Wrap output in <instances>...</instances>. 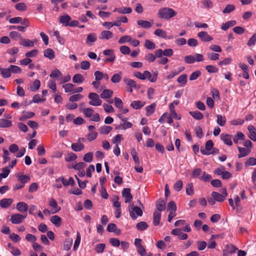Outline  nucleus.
Masks as SVG:
<instances>
[{
	"instance_id": "obj_1",
	"label": "nucleus",
	"mask_w": 256,
	"mask_h": 256,
	"mask_svg": "<svg viewBox=\"0 0 256 256\" xmlns=\"http://www.w3.org/2000/svg\"><path fill=\"white\" fill-rule=\"evenodd\" d=\"M177 12L172 8L168 7H164L158 10V17L162 20H170L176 16Z\"/></svg>"
},
{
	"instance_id": "obj_2",
	"label": "nucleus",
	"mask_w": 256,
	"mask_h": 256,
	"mask_svg": "<svg viewBox=\"0 0 256 256\" xmlns=\"http://www.w3.org/2000/svg\"><path fill=\"white\" fill-rule=\"evenodd\" d=\"M88 98L91 100L88 104L93 106H98L102 104V102L99 96L94 92H90L89 94Z\"/></svg>"
},
{
	"instance_id": "obj_3",
	"label": "nucleus",
	"mask_w": 256,
	"mask_h": 256,
	"mask_svg": "<svg viewBox=\"0 0 256 256\" xmlns=\"http://www.w3.org/2000/svg\"><path fill=\"white\" fill-rule=\"evenodd\" d=\"M130 206L132 207L131 210H130V216L132 220H135L137 218L135 214L140 216L142 215V211L140 208L134 206L133 204L130 205Z\"/></svg>"
},
{
	"instance_id": "obj_4",
	"label": "nucleus",
	"mask_w": 256,
	"mask_h": 256,
	"mask_svg": "<svg viewBox=\"0 0 256 256\" xmlns=\"http://www.w3.org/2000/svg\"><path fill=\"white\" fill-rule=\"evenodd\" d=\"M134 76L141 80H144L146 79H148L150 81V78L152 77V74L151 73L148 71V70H144V73L142 74L140 72H134Z\"/></svg>"
},
{
	"instance_id": "obj_5",
	"label": "nucleus",
	"mask_w": 256,
	"mask_h": 256,
	"mask_svg": "<svg viewBox=\"0 0 256 256\" xmlns=\"http://www.w3.org/2000/svg\"><path fill=\"white\" fill-rule=\"evenodd\" d=\"M26 215L23 216L21 214H16L12 215L10 218V221L12 224H18L21 223L23 220L26 218Z\"/></svg>"
},
{
	"instance_id": "obj_6",
	"label": "nucleus",
	"mask_w": 256,
	"mask_h": 256,
	"mask_svg": "<svg viewBox=\"0 0 256 256\" xmlns=\"http://www.w3.org/2000/svg\"><path fill=\"white\" fill-rule=\"evenodd\" d=\"M178 104V100H174L172 102L169 106L170 115L171 116L178 120H180L181 118V117L180 116H178L176 113V110L174 109V104H175L176 106Z\"/></svg>"
},
{
	"instance_id": "obj_7",
	"label": "nucleus",
	"mask_w": 256,
	"mask_h": 256,
	"mask_svg": "<svg viewBox=\"0 0 256 256\" xmlns=\"http://www.w3.org/2000/svg\"><path fill=\"white\" fill-rule=\"evenodd\" d=\"M122 196L125 198V202L128 203L132 201V194L130 193V189L129 188H124L122 191Z\"/></svg>"
},
{
	"instance_id": "obj_8",
	"label": "nucleus",
	"mask_w": 256,
	"mask_h": 256,
	"mask_svg": "<svg viewBox=\"0 0 256 256\" xmlns=\"http://www.w3.org/2000/svg\"><path fill=\"white\" fill-rule=\"evenodd\" d=\"M248 137L254 142H256V128L252 125H249L248 127Z\"/></svg>"
},
{
	"instance_id": "obj_9",
	"label": "nucleus",
	"mask_w": 256,
	"mask_h": 256,
	"mask_svg": "<svg viewBox=\"0 0 256 256\" xmlns=\"http://www.w3.org/2000/svg\"><path fill=\"white\" fill-rule=\"evenodd\" d=\"M198 36L203 42H208L212 40V38L206 32H200L198 34Z\"/></svg>"
},
{
	"instance_id": "obj_10",
	"label": "nucleus",
	"mask_w": 256,
	"mask_h": 256,
	"mask_svg": "<svg viewBox=\"0 0 256 256\" xmlns=\"http://www.w3.org/2000/svg\"><path fill=\"white\" fill-rule=\"evenodd\" d=\"M103 54L105 56H110V58H106L104 60V62H113L114 60L116 57L113 50L109 49L106 50L103 52Z\"/></svg>"
},
{
	"instance_id": "obj_11",
	"label": "nucleus",
	"mask_w": 256,
	"mask_h": 256,
	"mask_svg": "<svg viewBox=\"0 0 256 256\" xmlns=\"http://www.w3.org/2000/svg\"><path fill=\"white\" fill-rule=\"evenodd\" d=\"M220 136L221 140L224 142L225 144L229 146H231L232 144V135L222 134Z\"/></svg>"
},
{
	"instance_id": "obj_12",
	"label": "nucleus",
	"mask_w": 256,
	"mask_h": 256,
	"mask_svg": "<svg viewBox=\"0 0 256 256\" xmlns=\"http://www.w3.org/2000/svg\"><path fill=\"white\" fill-rule=\"evenodd\" d=\"M240 154H238V158H241L247 156L250 152L251 150L245 148L238 146V148Z\"/></svg>"
},
{
	"instance_id": "obj_13",
	"label": "nucleus",
	"mask_w": 256,
	"mask_h": 256,
	"mask_svg": "<svg viewBox=\"0 0 256 256\" xmlns=\"http://www.w3.org/2000/svg\"><path fill=\"white\" fill-rule=\"evenodd\" d=\"M71 18L68 14L62 16L59 18L60 22L66 26H68L69 22Z\"/></svg>"
},
{
	"instance_id": "obj_14",
	"label": "nucleus",
	"mask_w": 256,
	"mask_h": 256,
	"mask_svg": "<svg viewBox=\"0 0 256 256\" xmlns=\"http://www.w3.org/2000/svg\"><path fill=\"white\" fill-rule=\"evenodd\" d=\"M71 148L74 151L78 152L82 150L84 148V146L81 142H77L72 144Z\"/></svg>"
},
{
	"instance_id": "obj_15",
	"label": "nucleus",
	"mask_w": 256,
	"mask_h": 256,
	"mask_svg": "<svg viewBox=\"0 0 256 256\" xmlns=\"http://www.w3.org/2000/svg\"><path fill=\"white\" fill-rule=\"evenodd\" d=\"M113 36V34L109 30H103L101 32L100 36V39L109 40Z\"/></svg>"
},
{
	"instance_id": "obj_16",
	"label": "nucleus",
	"mask_w": 256,
	"mask_h": 256,
	"mask_svg": "<svg viewBox=\"0 0 256 256\" xmlns=\"http://www.w3.org/2000/svg\"><path fill=\"white\" fill-rule=\"evenodd\" d=\"M12 202V198H3L0 200V206L2 208H7L11 205Z\"/></svg>"
},
{
	"instance_id": "obj_17",
	"label": "nucleus",
	"mask_w": 256,
	"mask_h": 256,
	"mask_svg": "<svg viewBox=\"0 0 256 256\" xmlns=\"http://www.w3.org/2000/svg\"><path fill=\"white\" fill-rule=\"evenodd\" d=\"M97 40L96 34L94 33H90L87 36L86 44L92 46V43L95 42Z\"/></svg>"
},
{
	"instance_id": "obj_18",
	"label": "nucleus",
	"mask_w": 256,
	"mask_h": 256,
	"mask_svg": "<svg viewBox=\"0 0 256 256\" xmlns=\"http://www.w3.org/2000/svg\"><path fill=\"white\" fill-rule=\"evenodd\" d=\"M123 80L126 84L130 88H134L136 89H138L140 88L139 86L137 85L136 82L132 80L124 78Z\"/></svg>"
},
{
	"instance_id": "obj_19",
	"label": "nucleus",
	"mask_w": 256,
	"mask_h": 256,
	"mask_svg": "<svg viewBox=\"0 0 256 256\" xmlns=\"http://www.w3.org/2000/svg\"><path fill=\"white\" fill-rule=\"evenodd\" d=\"M16 208L20 212H26L28 210V206L24 202H18Z\"/></svg>"
},
{
	"instance_id": "obj_20",
	"label": "nucleus",
	"mask_w": 256,
	"mask_h": 256,
	"mask_svg": "<svg viewBox=\"0 0 256 256\" xmlns=\"http://www.w3.org/2000/svg\"><path fill=\"white\" fill-rule=\"evenodd\" d=\"M202 8L210 9L214 6V4L211 0H202L201 1Z\"/></svg>"
},
{
	"instance_id": "obj_21",
	"label": "nucleus",
	"mask_w": 256,
	"mask_h": 256,
	"mask_svg": "<svg viewBox=\"0 0 256 256\" xmlns=\"http://www.w3.org/2000/svg\"><path fill=\"white\" fill-rule=\"evenodd\" d=\"M49 205L54 209V212L53 214L56 213L60 210V208L58 206L57 202L53 198L49 199Z\"/></svg>"
},
{
	"instance_id": "obj_22",
	"label": "nucleus",
	"mask_w": 256,
	"mask_h": 256,
	"mask_svg": "<svg viewBox=\"0 0 256 256\" xmlns=\"http://www.w3.org/2000/svg\"><path fill=\"white\" fill-rule=\"evenodd\" d=\"M161 218V213L158 211H155L153 216V224L154 226L159 224Z\"/></svg>"
},
{
	"instance_id": "obj_23",
	"label": "nucleus",
	"mask_w": 256,
	"mask_h": 256,
	"mask_svg": "<svg viewBox=\"0 0 256 256\" xmlns=\"http://www.w3.org/2000/svg\"><path fill=\"white\" fill-rule=\"evenodd\" d=\"M236 24V22L234 20L228 21L226 23L222 24L221 26V28L223 30H226L229 28L233 26Z\"/></svg>"
},
{
	"instance_id": "obj_24",
	"label": "nucleus",
	"mask_w": 256,
	"mask_h": 256,
	"mask_svg": "<svg viewBox=\"0 0 256 256\" xmlns=\"http://www.w3.org/2000/svg\"><path fill=\"white\" fill-rule=\"evenodd\" d=\"M212 196L216 201L218 202H223L226 199V197L224 195L216 192H212Z\"/></svg>"
},
{
	"instance_id": "obj_25",
	"label": "nucleus",
	"mask_w": 256,
	"mask_h": 256,
	"mask_svg": "<svg viewBox=\"0 0 256 256\" xmlns=\"http://www.w3.org/2000/svg\"><path fill=\"white\" fill-rule=\"evenodd\" d=\"M60 179L61 180L64 186H67L69 185L71 186H74L75 184V182L72 178L70 177L68 180H66L64 177L60 178Z\"/></svg>"
},
{
	"instance_id": "obj_26",
	"label": "nucleus",
	"mask_w": 256,
	"mask_h": 256,
	"mask_svg": "<svg viewBox=\"0 0 256 256\" xmlns=\"http://www.w3.org/2000/svg\"><path fill=\"white\" fill-rule=\"evenodd\" d=\"M137 24L139 26L144 28H148L152 26V24L150 22L142 20H138Z\"/></svg>"
},
{
	"instance_id": "obj_27",
	"label": "nucleus",
	"mask_w": 256,
	"mask_h": 256,
	"mask_svg": "<svg viewBox=\"0 0 256 256\" xmlns=\"http://www.w3.org/2000/svg\"><path fill=\"white\" fill-rule=\"evenodd\" d=\"M156 104L154 103L150 105L147 106L146 108V115L147 116H150L155 111Z\"/></svg>"
},
{
	"instance_id": "obj_28",
	"label": "nucleus",
	"mask_w": 256,
	"mask_h": 256,
	"mask_svg": "<svg viewBox=\"0 0 256 256\" xmlns=\"http://www.w3.org/2000/svg\"><path fill=\"white\" fill-rule=\"evenodd\" d=\"M176 206L175 202L173 201H171L168 203V210L172 214H174V216H176Z\"/></svg>"
},
{
	"instance_id": "obj_29",
	"label": "nucleus",
	"mask_w": 256,
	"mask_h": 256,
	"mask_svg": "<svg viewBox=\"0 0 256 256\" xmlns=\"http://www.w3.org/2000/svg\"><path fill=\"white\" fill-rule=\"evenodd\" d=\"M144 102H142L140 100H134L132 102L130 106L134 109L138 110L144 106Z\"/></svg>"
},
{
	"instance_id": "obj_30",
	"label": "nucleus",
	"mask_w": 256,
	"mask_h": 256,
	"mask_svg": "<svg viewBox=\"0 0 256 256\" xmlns=\"http://www.w3.org/2000/svg\"><path fill=\"white\" fill-rule=\"evenodd\" d=\"M12 126V122L9 120L1 118L0 119V128H9Z\"/></svg>"
},
{
	"instance_id": "obj_31",
	"label": "nucleus",
	"mask_w": 256,
	"mask_h": 256,
	"mask_svg": "<svg viewBox=\"0 0 256 256\" xmlns=\"http://www.w3.org/2000/svg\"><path fill=\"white\" fill-rule=\"evenodd\" d=\"M61 221V218L58 216L55 215L50 218V222L57 227L60 226Z\"/></svg>"
},
{
	"instance_id": "obj_32",
	"label": "nucleus",
	"mask_w": 256,
	"mask_h": 256,
	"mask_svg": "<svg viewBox=\"0 0 256 256\" xmlns=\"http://www.w3.org/2000/svg\"><path fill=\"white\" fill-rule=\"evenodd\" d=\"M113 94V92L112 90L106 89L103 90L100 94L101 98L104 99L108 98H110Z\"/></svg>"
},
{
	"instance_id": "obj_33",
	"label": "nucleus",
	"mask_w": 256,
	"mask_h": 256,
	"mask_svg": "<svg viewBox=\"0 0 256 256\" xmlns=\"http://www.w3.org/2000/svg\"><path fill=\"white\" fill-rule=\"evenodd\" d=\"M44 56L50 60L54 58L55 54L54 51L51 48H47L44 51Z\"/></svg>"
},
{
	"instance_id": "obj_34",
	"label": "nucleus",
	"mask_w": 256,
	"mask_h": 256,
	"mask_svg": "<svg viewBox=\"0 0 256 256\" xmlns=\"http://www.w3.org/2000/svg\"><path fill=\"white\" fill-rule=\"evenodd\" d=\"M84 80L83 76L80 74H77L74 75L72 78V82L74 83L80 84Z\"/></svg>"
},
{
	"instance_id": "obj_35",
	"label": "nucleus",
	"mask_w": 256,
	"mask_h": 256,
	"mask_svg": "<svg viewBox=\"0 0 256 256\" xmlns=\"http://www.w3.org/2000/svg\"><path fill=\"white\" fill-rule=\"evenodd\" d=\"M189 113L192 116L198 120H200L204 118V116L202 113L198 110L190 111Z\"/></svg>"
},
{
	"instance_id": "obj_36",
	"label": "nucleus",
	"mask_w": 256,
	"mask_h": 256,
	"mask_svg": "<svg viewBox=\"0 0 256 256\" xmlns=\"http://www.w3.org/2000/svg\"><path fill=\"white\" fill-rule=\"evenodd\" d=\"M157 211H164L166 209V202L163 200H158L156 203Z\"/></svg>"
},
{
	"instance_id": "obj_37",
	"label": "nucleus",
	"mask_w": 256,
	"mask_h": 256,
	"mask_svg": "<svg viewBox=\"0 0 256 256\" xmlns=\"http://www.w3.org/2000/svg\"><path fill=\"white\" fill-rule=\"evenodd\" d=\"M62 87L64 89L66 92L74 93V86L73 84L71 83L66 84H64Z\"/></svg>"
},
{
	"instance_id": "obj_38",
	"label": "nucleus",
	"mask_w": 256,
	"mask_h": 256,
	"mask_svg": "<svg viewBox=\"0 0 256 256\" xmlns=\"http://www.w3.org/2000/svg\"><path fill=\"white\" fill-rule=\"evenodd\" d=\"M237 250V248L232 244H228L226 246V250H224V252L228 254H233Z\"/></svg>"
},
{
	"instance_id": "obj_39",
	"label": "nucleus",
	"mask_w": 256,
	"mask_h": 256,
	"mask_svg": "<svg viewBox=\"0 0 256 256\" xmlns=\"http://www.w3.org/2000/svg\"><path fill=\"white\" fill-rule=\"evenodd\" d=\"M40 86V82L38 80H36L30 86V88L32 92H36L38 90Z\"/></svg>"
},
{
	"instance_id": "obj_40",
	"label": "nucleus",
	"mask_w": 256,
	"mask_h": 256,
	"mask_svg": "<svg viewBox=\"0 0 256 256\" xmlns=\"http://www.w3.org/2000/svg\"><path fill=\"white\" fill-rule=\"evenodd\" d=\"M86 164L84 162H80L72 165V167H68V168H74V170H80L86 166Z\"/></svg>"
},
{
	"instance_id": "obj_41",
	"label": "nucleus",
	"mask_w": 256,
	"mask_h": 256,
	"mask_svg": "<svg viewBox=\"0 0 256 256\" xmlns=\"http://www.w3.org/2000/svg\"><path fill=\"white\" fill-rule=\"evenodd\" d=\"M216 118V122L218 124L221 126H224L226 123V118L222 116L221 114H217Z\"/></svg>"
},
{
	"instance_id": "obj_42",
	"label": "nucleus",
	"mask_w": 256,
	"mask_h": 256,
	"mask_svg": "<svg viewBox=\"0 0 256 256\" xmlns=\"http://www.w3.org/2000/svg\"><path fill=\"white\" fill-rule=\"evenodd\" d=\"M122 72H120L118 74H116L112 76L111 78V81L113 83H118L119 82L122 78Z\"/></svg>"
},
{
	"instance_id": "obj_43",
	"label": "nucleus",
	"mask_w": 256,
	"mask_h": 256,
	"mask_svg": "<svg viewBox=\"0 0 256 256\" xmlns=\"http://www.w3.org/2000/svg\"><path fill=\"white\" fill-rule=\"evenodd\" d=\"M136 227L138 230L142 231L148 228V224L145 222H141L136 224Z\"/></svg>"
},
{
	"instance_id": "obj_44",
	"label": "nucleus",
	"mask_w": 256,
	"mask_h": 256,
	"mask_svg": "<svg viewBox=\"0 0 256 256\" xmlns=\"http://www.w3.org/2000/svg\"><path fill=\"white\" fill-rule=\"evenodd\" d=\"M112 128L110 126H104L100 128V132L102 134H108L112 131Z\"/></svg>"
},
{
	"instance_id": "obj_45",
	"label": "nucleus",
	"mask_w": 256,
	"mask_h": 256,
	"mask_svg": "<svg viewBox=\"0 0 256 256\" xmlns=\"http://www.w3.org/2000/svg\"><path fill=\"white\" fill-rule=\"evenodd\" d=\"M15 8L20 11L24 12L26 10L27 6L24 2H19L15 5Z\"/></svg>"
},
{
	"instance_id": "obj_46",
	"label": "nucleus",
	"mask_w": 256,
	"mask_h": 256,
	"mask_svg": "<svg viewBox=\"0 0 256 256\" xmlns=\"http://www.w3.org/2000/svg\"><path fill=\"white\" fill-rule=\"evenodd\" d=\"M20 44L22 46L26 47H32L34 46V42L28 39L22 40Z\"/></svg>"
},
{
	"instance_id": "obj_47",
	"label": "nucleus",
	"mask_w": 256,
	"mask_h": 256,
	"mask_svg": "<svg viewBox=\"0 0 256 256\" xmlns=\"http://www.w3.org/2000/svg\"><path fill=\"white\" fill-rule=\"evenodd\" d=\"M10 173V170L8 167L2 168V172L0 174V182L4 178H6Z\"/></svg>"
},
{
	"instance_id": "obj_48",
	"label": "nucleus",
	"mask_w": 256,
	"mask_h": 256,
	"mask_svg": "<svg viewBox=\"0 0 256 256\" xmlns=\"http://www.w3.org/2000/svg\"><path fill=\"white\" fill-rule=\"evenodd\" d=\"M154 34L162 38H166V33L165 31L162 29H156L154 32Z\"/></svg>"
},
{
	"instance_id": "obj_49",
	"label": "nucleus",
	"mask_w": 256,
	"mask_h": 256,
	"mask_svg": "<svg viewBox=\"0 0 256 256\" xmlns=\"http://www.w3.org/2000/svg\"><path fill=\"white\" fill-rule=\"evenodd\" d=\"M83 97V96L81 94H74L69 98V101L71 102H77L82 99Z\"/></svg>"
},
{
	"instance_id": "obj_50",
	"label": "nucleus",
	"mask_w": 256,
	"mask_h": 256,
	"mask_svg": "<svg viewBox=\"0 0 256 256\" xmlns=\"http://www.w3.org/2000/svg\"><path fill=\"white\" fill-rule=\"evenodd\" d=\"M244 165L246 167L250 166L256 165V158L253 157H250L246 162Z\"/></svg>"
},
{
	"instance_id": "obj_51",
	"label": "nucleus",
	"mask_w": 256,
	"mask_h": 256,
	"mask_svg": "<svg viewBox=\"0 0 256 256\" xmlns=\"http://www.w3.org/2000/svg\"><path fill=\"white\" fill-rule=\"evenodd\" d=\"M177 81L182 86L185 85L187 82V75L186 74H182L178 78Z\"/></svg>"
},
{
	"instance_id": "obj_52",
	"label": "nucleus",
	"mask_w": 256,
	"mask_h": 256,
	"mask_svg": "<svg viewBox=\"0 0 256 256\" xmlns=\"http://www.w3.org/2000/svg\"><path fill=\"white\" fill-rule=\"evenodd\" d=\"M144 46L148 50H154L156 48L155 44L149 40H145Z\"/></svg>"
},
{
	"instance_id": "obj_53",
	"label": "nucleus",
	"mask_w": 256,
	"mask_h": 256,
	"mask_svg": "<svg viewBox=\"0 0 256 256\" xmlns=\"http://www.w3.org/2000/svg\"><path fill=\"white\" fill-rule=\"evenodd\" d=\"M93 160V154L89 152L84 154L83 160L86 162H90Z\"/></svg>"
},
{
	"instance_id": "obj_54",
	"label": "nucleus",
	"mask_w": 256,
	"mask_h": 256,
	"mask_svg": "<svg viewBox=\"0 0 256 256\" xmlns=\"http://www.w3.org/2000/svg\"><path fill=\"white\" fill-rule=\"evenodd\" d=\"M235 9V6L233 4H228L225 8L223 10L222 12L224 14H229L233 12Z\"/></svg>"
},
{
	"instance_id": "obj_55",
	"label": "nucleus",
	"mask_w": 256,
	"mask_h": 256,
	"mask_svg": "<svg viewBox=\"0 0 256 256\" xmlns=\"http://www.w3.org/2000/svg\"><path fill=\"white\" fill-rule=\"evenodd\" d=\"M62 76V72L58 69H55L52 70L50 75L51 78H59Z\"/></svg>"
},
{
	"instance_id": "obj_56",
	"label": "nucleus",
	"mask_w": 256,
	"mask_h": 256,
	"mask_svg": "<svg viewBox=\"0 0 256 256\" xmlns=\"http://www.w3.org/2000/svg\"><path fill=\"white\" fill-rule=\"evenodd\" d=\"M10 72L14 74H19L22 72V69L20 67L17 66L10 65L9 66Z\"/></svg>"
},
{
	"instance_id": "obj_57",
	"label": "nucleus",
	"mask_w": 256,
	"mask_h": 256,
	"mask_svg": "<svg viewBox=\"0 0 256 256\" xmlns=\"http://www.w3.org/2000/svg\"><path fill=\"white\" fill-rule=\"evenodd\" d=\"M80 240H81L80 235L79 232H78L76 238L75 240L74 246L73 247L74 250L76 251L77 250V249L80 244Z\"/></svg>"
},
{
	"instance_id": "obj_58",
	"label": "nucleus",
	"mask_w": 256,
	"mask_h": 256,
	"mask_svg": "<svg viewBox=\"0 0 256 256\" xmlns=\"http://www.w3.org/2000/svg\"><path fill=\"white\" fill-rule=\"evenodd\" d=\"M122 136V134H116L112 139V142L116 144V146H118L120 144Z\"/></svg>"
},
{
	"instance_id": "obj_59",
	"label": "nucleus",
	"mask_w": 256,
	"mask_h": 256,
	"mask_svg": "<svg viewBox=\"0 0 256 256\" xmlns=\"http://www.w3.org/2000/svg\"><path fill=\"white\" fill-rule=\"evenodd\" d=\"M106 248V244H99L94 248V250L98 253H102Z\"/></svg>"
},
{
	"instance_id": "obj_60",
	"label": "nucleus",
	"mask_w": 256,
	"mask_h": 256,
	"mask_svg": "<svg viewBox=\"0 0 256 256\" xmlns=\"http://www.w3.org/2000/svg\"><path fill=\"white\" fill-rule=\"evenodd\" d=\"M94 112V110L92 108H88L84 110L82 113L86 117L90 118Z\"/></svg>"
},
{
	"instance_id": "obj_61",
	"label": "nucleus",
	"mask_w": 256,
	"mask_h": 256,
	"mask_svg": "<svg viewBox=\"0 0 256 256\" xmlns=\"http://www.w3.org/2000/svg\"><path fill=\"white\" fill-rule=\"evenodd\" d=\"M1 74L4 78H9L11 75L10 67L8 68H3V70H2Z\"/></svg>"
},
{
	"instance_id": "obj_62",
	"label": "nucleus",
	"mask_w": 256,
	"mask_h": 256,
	"mask_svg": "<svg viewBox=\"0 0 256 256\" xmlns=\"http://www.w3.org/2000/svg\"><path fill=\"white\" fill-rule=\"evenodd\" d=\"M77 156L72 152L68 154L66 157L65 158L66 162H70L76 160L77 158Z\"/></svg>"
},
{
	"instance_id": "obj_63",
	"label": "nucleus",
	"mask_w": 256,
	"mask_h": 256,
	"mask_svg": "<svg viewBox=\"0 0 256 256\" xmlns=\"http://www.w3.org/2000/svg\"><path fill=\"white\" fill-rule=\"evenodd\" d=\"M18 180L20 181L22 184H24L25 183L30 181V178L26 175H21L18 177Z\"/></svg>"
},
{
	"instance_id": "obj_64",
	"label": "nucleus",
	"mask_w": 256,
	"mask_h": 256,
	"mask_svg": "<svg viewBox=\"0 0 256 256\" xmlns=\"http://www.w3.org/2000/svg\"><path fill=\"white\" fill-rule=\"evenodd\" d=\"M256 42V33H254L252 36L249 39L248 42V46H250L255 44Z\"/></svg>"
}]
</instances>
